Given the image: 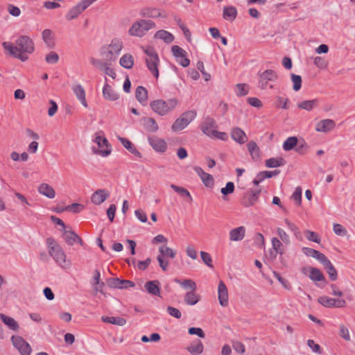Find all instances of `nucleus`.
I'll return each mask as SVG.
<instances>
[{
    "instance_id": "f257e3e1",
    "label": "nucleus",
    "mask_w": 355,
    "mask_h": 355,
    "mask_svg": "<svg viewBox=\"0 0 355 355\" xmlns=\"http://www.w3.org/2000/svg\"><path fill=\"white\" fill-rule=\"evenodd\" d=\"M123 46V42L118 38H114L109 45L104 46L101 49V55L104 60L111 64L114 62L119 56Z\"/></svg>"
},
{
    "instance_id": "f03ea898",
    "label": "nucleus",
    "mask_w": 355,
    "mask_h": 355,
    "mask_svg": "<svg viewBox=\"0 0 355 355\" xmlns=\"http://www.w3.org/2000/svg\"><path fill=\"white\" fill-rule=\"evenodd\" d=\"M155 27V23L152 20L140 19L135 21L128 31L132 36L141 37L147 31Z\"/></svg>"
},
{
    "instance_id": "7ed1b4c3",
    "label": "nucleus",
    "mask_w": 355,
    "mask_h": 355,
    "mask_svg": "<svg viewBox=\"0 0 355 355\" xmlns=\"http://www.w3.org/2000/svg\"><path fill=\"white\" fill-rule=\"evenodd\" d=\"M175 98H171L166 101L158 99L152 101L150 104L151 109L160 116H164L171 111L177 105Z\"/></svg>"
},
{
    "instance_id": "20e7f679",
    "label": "nucleus",
    "mask_w": 355,
    "mask_h": 355,
    "mask_svg": "<svg viewBox=\"0 0 355 355\" xmlns=\"http://www.w3.org/2000/svg\"><path fill=\"white\" fill-rule=\"evenodd\" d=\"M196 116V112L195 110H189L183 114L175 120L172 125V130L173 131H179L185 128L191 121H192Z\"/></svg>"
},
{
    "instance_id": "39448f33",
    "label": "nucleus",
    "mask_w": 355,
    "mask_h": 355,
    "mask_svg": "<svg viewBox=\"0 0 355 355\" xmlns=\"http://www.w3.org/2000/svg\"><path fill=\"white\" fill-rule=\"evenodd\" d=\"M94 141L98 145V148H92V151L96 155H100L102 157H107L111 153V148L108 141L105 137L96 135Z\"/></svg>"
},
{
    "instance_id": "423d86ee",
    "label": "nucleus",
    "mask_w": 355,
    "mask_h": 355,
    "mask_svg": "<svg viewBox=\"0 0 355 355\" xmlns=\"http://www.w3.org/2000/svg\"><path fill=\"white\" fill-rule=\"evenodd\" d=\"M15 43L18 48V51H20L21 52L31 54L34 51V43L28 36H20L16 40Z\"/></svg>"
},
{
    "instance_id": "0eeeda50",
    "label": "nucleus",
    "mask_w": 355,
    "mask_h": 355,
    "mask_svg": "<svg viewBox=\"0 0 355 355\" xmlns=\"http://www.w3.org/2000/svg\"><path fill=\"white\" fill-rule=\"evenodd\" d=\"M11 341L21 355H31L32 351L31 347L21 336H12L11 337Z\"/></svg>"
},
{
    "instance_id": "6e6552de",
    "label": "nucleus",
    "mask_w": 355,
    "mask_h": 355,
    "mask_svg": "<svg viewBox=\"0 0 355 355\" xmlns=\"http://www.w3.org/2000/svg\"><path fill=\"white\" fill-rule=\"evenodd\" d=\"M318 302L327 308H342L346 306V301L343 299H334L327 296L318 297Z\"/></svg>"
},
{
    "instance_id": "1a4fd4ad",
    "label": "nucleus",
    "mask_w": 355,
    "mask_h": 355,
    "mask_svg": "<svg viewBox=\"0 0 355 355\" xmlns=\"http://www.w3.org/2000/svg\"><path fill=\"white\" fill-rule=\"evenodd\" d=\"M261 190L250 189L243 196L241 203L246 207L252 206L258 200Z\"/></svg>"
},
{
    "instance_id": "9d476101",
    "label": "nucleus",
    "mask_w": 355,
    "mask_h": 355,
    "mask_svg": "<svg viewBox=\"0 0 355 355\" xmlns=\"http://www.w3.org/2000/svg\"><path fill=\"white\" fill-rule=\"evenodd\" d=\"M49 252L55 261L60 266L66 262V255L60 245H55L49 249Z\"/></svg>"
},
{
    "instance_id": "9b49d317",
    "label": "nucleus",
    "mask_w": 355,
    "mask_h": 355,
    "mask_svg": "<svg viewBox=\"0 0 355 355\" xmlns=\"http://www.w3.org/2000/svg\"><path fill=\"white\" fill-rule=\"evenodd\" d=\"M107 284L111 288L120 289L135 287V284L130 280L120 279L117 277L109 279L107 280Z\"/></svg>"
},
{
    "instance_id": "f8f14e48",
    "label": "nucleus",
    "mask_w": 355,
    "mask_h": 355,
    "mask_svg": "<svg viewBox=\"0 0 355 355\" xmlns=\"http://www.w3.org/2000/svg\"><path fill=\"white\" fill-rule=\"evenodd\" d=\"M216 128L217 125L216 121L209 116L205 118L200 127L202 132L208 137H211L214 135Z\"/></svg>"
},
{
    "instance_id": "ddd939ff",
    "label": "nucleus",
    "mask_w": 355,
    "mask_h": 355,
    "mask_svg": "<svg viewBox=\"0 0 355 355\" xmlns=\"http://www.w3.org/2000/svg\"><path fill=\"white\" fill-rule=\"evenodd\" d=\"M110 196V192L105 189H98L91 196V202L96 205H100Z\"/></svg>"
},
{
    "instance_id": "4468645a",
    "label": "nucleus",
    "mask_w": 355,
    "mask_h": 355,
    "mask_svg": "<svg viewBox=\"0 0 355 355\" xmlns=\"http://www.w3.org/2000/svg\"><path fill=\"white\" fill-rule=\"evenodd\" d=\"M150 145L157 152L164 153L167 149V144L166 141L157 138V137H148V138Z\"/></svg>"
},
{
    "instance_id": "2eb2a0df",
    "label": "nucleus",
    "mask_w": 355,
    "mask_h": 355,
    "mask_svg": "<svg viewBox=\"0 0 355 355\" xmlns=\"http://www.w3.org/2000/svg\"><path fill=\"white\" fill-rule=\"evenodd\" d=\"M218 297L219 303L222 306L228 305V291L223 281H220L218 286Z\"/></svg>"
},
{
    "instance_id": "dca6fc26",
    "label": "nucleus",
    "mask_w": 355,
    "mask_h": 355,
    "mask_svg": "<svg viewBox=\"0 0 355 355\" xmlns=\"http://www.w3.org/2000/svg\"><path fill=\"white\" fill-rule=\"evenodd\" d=\"M335 127V121L332 119H327L317 123L315 130L320 132H328L332 130Z\"/></svg>"
},
{
    "instance_id": "f3484780",
    "label": "nucleus",
    "mask_w": 355,
    "mask_h": 355,
    "mask_svg": "<svg viewBox=\"0 0 355 355\" xmlns=\"http://www.w3.org/2000/svg\"><path fill=\"white\" fill-rule=\"evenodd\" d=\"M320 263L322 264L327 272L328 273L330 279L331 281L336 280L338 278V273L329 259L325 256L324 259L320 261Z\"/></svg>"
},
{
    "instance_id": "a211bd4d",
    "label": "nucleus",
    "mask_w": 355,
    "mask_h": 355,
    "mask_svg": "<svg viewBox=\"0 0 355 355\" xmlns=\"http://www.w3.org/2000/svg\"><path fill=\"white\" fill-rule=\"evenodd\" d=\"M139 15L142 17H148V18H156V17H166V15H162L159 10L155 8L146 7L142 8Z\"/></svg>"
},
{
    "instance_id": "6ab92c4d",
    "label": "nucleus",
    "mask_w": 355,
    "mask_h": 355,
    "mask_svg": "<svg viewBox=\"0 0 355 355\" xmlns=\"http://www.w3.org/2000/svg\"><path fill=\"white\" fill-rule=\"evenodd\" d=\"M231 137L233 140L240 144H245L248 140L246 134L240 128H232L231 132Z\"/></svg>"
},
{
    "instance_id": "aec40b11",
    "label": "nucleus",
    "mask_w": 355,
    "mask_h": 355,
    "mask_svg": "<svg viewBox=\"0 0 355 355\" xmlns=\"http://www.w3.org/2000/svg\"><path fill=\"white\" fill-rule=\"evenodd\" d=\"M245 235V228L240 226L232 229L230 232V240L232 241H240L243 239Z\"/></svg>"
},
{
    "instance_id": "412c9836",
    "label": "nucleus",
    "mask_w": 355,
    "mask_h": 355,
    "mask_svg": "<svg viewBox=\"0 0 355 355\" xmlns=\"http://www.w3.org/2000/svg\"><path fill=\"white\" fill-rule=\"evenodd\" d=\"M141 121L146 131L149 132H155L158 130V124L153 118L143 117Z\"/></svg>"
},
{
    "instance_id": "4be33fe9",
    "label": "nucleus",
    "mask_w": 355,
    "mask_h": 355,
    "mask_svg": "<svg viewBox=\"0 0 355 355\" xmlns=\"http://www.w3.org/2000/svg\"><path fill=\"white\" fill-rule=\"evenodd\" d=\"M159 284H160V283L157 280L149 281L145 284L144 287L149 294L155 295V296H159V295H160Z\"/></svg>"
},
{
    "instance_id": "5701e85b",
    "label": "nucleus",
    "mask_w": 355,
    "mask_h": 355,
    "mask_svg": "<svg viewBox=\"0 0 355 355\" xmlns=\"http://www.w3.org/2000/svg\"><path fill=\"white\" fill-rule=\"evenodd\" d=\"M37 190L40 194L50 199L54 198L55 196V191L53 188L46 183H42L40 184Z\"/></svg>"
},
{
    "instance_id": "b1692460",
    "label": "nucleus",
    "mask_w": 355,
    "mask_h": 355,
    "mask_svg": "<svg viewBox=\"0 0 355 355\" xmlns=\"http://www.w3.org/2000/svg\"><path fill=\"white\" fill-rule=\"evenodd\" d=\"M146 63L148 70L156 78L159 77L158 64L159 63V56L157 57V60L153 58H146Z\"/></svg>"
},
{
    "instance_id": "393cba45",
    "label": "nucleus",
    "mask_w": 355,
    "mask_h": 355,
    "mask_svg": "<svg viewBox=\"0 0 355 355\" xmlns=\"http://www.w3.org/2000/svg\"><path fill=\"white\" fill-rule=\"evenodd\" d=\"M200 300V296L196 293V290L188 291L184 297V302L189 306L196 304Z\"/></svg>"
},
{
    "instance_id": "a878e982",
    "label": "nucleus",
    "mask_w": 355,
    "mask_h": 355,
    "mask_svg": "<svg viewBox=\"0 0 355 355\" xmlns=\"http://www.w3.org/2000/svg\"><path fill=\"white\" fill-rule=\"evenodd\" d=\"M119 140L123 144V146L132 155L137 157H141V154L140 152L136 148V147L132 144V143L126 138L124 137H119Z\"/></svg>"
},
{
    "instance_id": "bb28decb",
    "label": "nucleus",
    "mask_w": 355,
    "mask_h": 355,
    "mask_svg": "<svg viewBox=\"0 0 355 355\" xmlns=\"http://www.w3.org/2000/svg\"><path fill=\"white\" fill-rule=\"evenodd\" d=\"M0 318L2 322L11 330L17 331L19 326L17 322L12 318L6 315L3 313H0Z\"/></svg>"
},
{
    "instance_id": "cd10ccee",
    "label": "nucleus",
    "mask_w": 355,
    "mask_h": 355,
    "mask_svg": "<svg viewBox=\"0 0 355 355\" xmlns=\"http://www.w3.org/2000/svg\"><path fill=\"white\" fill-rule=\"evenodd\" d=\"M73 91L77 98L80 101L81 104L87 107V103L85 98V92L81 85H76L73 87Z\"/></svg>"
},
{
    "instance_id": "c85d7f7f",
    "label": "nucleus",
    "mask_w": 355,
    "mask_h": 355,
    "mask_svg": "<svg viewBox=\"0 0 355 355\" xmlns=\"http://www.w3.org/2000/svg\"><path fill=\"white\" fill-rule=\"evenodd\" d=\"M248 150L253 160L257 161L260 158V149L257 143L254 141H250L247 144Z\"/></svg>"
},
{
    "instance_id": "c756f323",
    "label": "nucleus",
    "mask_w": 355,
    "mask_h": 355,
    "mask_svg": "<svg viewBox=\"0 0 355 355\" xmlns=\"http://www.w3.org/2000/svg\"><path fill=\"white\" fill-rule=\"evenodd\" d=\"M103 95L105 99L112 101H116L119 98V95L107 83H105L103 88Z\"/></svg>"
},
{
    "instance_id": "7c9ffc66",
    "label": "nucleus",
    "mask_w": 355,
    "mask_h": 355,
    "mask_svg": "<svg viewBox=\"0 0 355 355\" xmlns=\"http://www.w3.org/2000/svg\"><path fill=\"white\" fill-rule=\"evenodd\" d=\"M309 277L313 282H322L325 284H327V279L323 273L318 268L313 267L311 273L309 274Z\"/></svg>"
},
{
    "instance_id": "2f4dec72",
    "label": "nucleus",
    "mask_w": 355,
    "mask_h": 355,
    "mask_svg": "<svg viewBox=\"0 0 355 355\" xmlns=\"http://www.w3.org/2000/svg\"><path fill=\"white\" fill-rule=\"evenodd\" d=\"M135 97L140 103L145 105L148 99L146 89L143 86H138L135 91Z\"/></svg>"
},
{
    "instance_id": "473e14b6",
    "label": "nucleus",
    "mask_w": 355,
    "mask_h": 355,
    "mask_svg": "<svg viewBox=\"0 0 355 355\" xmlns=\"http://www.w3.org/2000/svg\"><path fill=\"white\" fill-rule=\"evenodd\" d=\"M186 349L191 354L199 355L202 353L204 347L202 343L200 340H197L190 346H188Z\"/></svg>"
},
{
    "instance_id": "72a5a7b5",
    "label": "nucleus",
    "mask_w": 355,
    "mask_h": 355,
    "mask_svg": "<svg viewBox=\"0 0 355 355\" xmlns=\"http://www.w3.org/2000/svg\"><path fill=\"white\" fill-rule=\"evenodd\" d=\"M236 8L232 6H226L223 8V17L226 20L233 21L236 18Z\"/></svg>"
},
{
    "instance_id": "f704fd0d",
    "label": "nucleus",
    "mask_w": 355,
    "mask_h": 355,
    "mask_svg": "<svg viewBox=\"0 0 355 355\" xmlns=\"http://www.w3.org/2000/svg\"><path fill=\"white\" fill-rule=\"evenodd\" d=\"M154 37L155 38H159L163 40L166 44L171 43L175 39L174 36L171 33L164 30L157 31Z\"/></svg>"
},
{
    "instance_id": "c9c22d12",
    "label": "nucleus",
    "mask_w": 355,
    "mask_h": 355,
    "mask_svg": "<svg viewBox=\"0 0 355 355\" xmlns=\"http://www.w3.org/2000/svg\"><path fill=\"white\" fill-rule=\"evenodd\" d=\"M119 64L125 69H130L134 66V58L129 53L124 54L119 60Z\"/></svg>"
},
{
    "instance_id": "e433bc0d",
    "label": "nucleus",
    "mask_w": 355,
    "mask_h": 355,
    "mask_svg": "<svg viewBox=\"0 0 355 355\" xmlns=\"http://www.w3.org/2000/svg\"><path fill=\"white\" fill-rule=\"evenodd\" d=\"M302 250L306 256L313 257L318 260L320 262L325 257V255L322 252L311 248L304 247L302 248Z\"/></svg>"
},
{
    "instance_id": "4c0bfd02",
    "label": "nucleus",
    "mask_w": 355,
    "mask_h": 355,
    "mask_svg": "<svg viewBox=\"0 0 355 355\" xmlns=\"http://www.w3.org/2000/svg\"><path fill=\"white\" fill-rule=\"evenodd\" d=\"M101 320L103 322L110 323L118 326H124L126 324L125 319L122 317L102 316Z\"/></svg>"
},
{
    "instance_id": "58836bf2",
    "label": "nucleus",
    "mask_w": 355,
    "mask_h": 355,
    "mask_svg": "<svg viewBox=\"0 0 355 355\" xmlns=\"http://www.w3.org/2000/svg\"><path fill=\"white\" fill-rule=\"evenodd\" d=\"M42 40L49 49H53L55 46V42L52 37V31L50 29H45L42 33Z\"/></svg>"
},
{
    "instance_id": "ea45409f",
    "label": "nucleus",
    "mask_w": 355,
    "mask_h": 355,
    "mask_svg": "<svg viewBox=\"0 0 355 355\" xmlns=\"http://www.w3.org/2000/svg\"><path fill=\"white\" fill-rule=\"evenodd\" d=\"M174 281L180 284L184 289H190L191 291L197 290V285L192 279H187L182 281L176 278Z\"/></svg>"
},
{
    "instance_id": "a19ab883",
    "label": "nucleus",
    "mask_w": 355,
    "mask_h": 355,
    "mask_svg": "<svg viewBox=\"0 0 355 355\" xmlns=\"http://www.w3.org/2000/svg\"><path fill=\"white\" fill-rule=\"evenodd\" d=\"M286 161L283 157H272L266 160V166L268 168H275L285 165Z\"/></svg>"
},
{
    "instance_id": "79ce46f5",
    "label": "nucleus",
    "mask_w": 355,
    "mask_h": 355,
    "mask_svg": "<svg viewBox=\"0 0 355 355\" xmlns=\"http://www.w3.org/2000/svg\"><path fill=\"white\" fill-rule=\"evenodd\" d=\"M318 104L317 99L304 101L297 104V107L300 109H303L307 111L312 110Z\"/></svg>"
},
{
    "instance_id": "37998d69",
    "label": "nucleus",
    "mask_w": 355,
    "mask_h": 355,
    "mask_svg": "<svg viewBox=\"0 0 355 355\" xmlns=\"http://www.w3.org/2000/svg\"><path fill=\"white\" fill-rule=\"evenodd\" d=\"M84 10L78 3L72 8L69 10V11L66 15V18L67 20H72L76 18L80 13H82Z\"/></svg>"
},
{
    "instance_id": "c03bdc74",
    "label": "nucleus",
    "mask_w": 355,
    "mask_h": 355,
    "mask_svg": "<svg viewBox=\"0 0 355 355\" xmlns=\"http://www.w3.org/2000/svg\"><path fill=\"white\" fill-rule=\"evenodd\" d=\"M297 138L296 137H288L283 144V148L286 151L293 149L297 144Z\"/></svg>"
},
{
    "instance_id": "a18cd8bd",
    "label": "nucleus",
    "mask_w": 355,
    "mask_h": 355,
    "mask_svg": "<svg viewBox=\"0 0 355 355\" xmlns=\"http://www.w3.org/2000/svg\"><path fill=\"white\" fill-rule=\"evenodd\" d=\"M272 249L275 250V252L273 253L271 251L270 253L274 258H276L277 254H283V252L282 250V243L277 238H273L272 239Z\"/></svg>"
},
{
    "instance_id": "49530a36",
    "label": "nucleus",
    "mask_w": 355,
    "mask_h": 355,
    "mask_svg": "<svg viewBox=\"0 0 355 355\" xmlns=\"http://www.w3.org/2000/svg\"><path fill=\"white\" fill-rule=\"evenodd\" d=\"M171 188L175 192L178 193L180 196L183 197H187V198H190V202H192L193 198L189 191L187 189L175 184H171Z\"/></svg>"
},
{
    "instance_id": "de8ad7c7",
    "label": "nucleus",
    "mask_w": 355,
    "mask_h": 355,
    "mask_svg": "<svg viewBox=\"0 0 355 355\" xmlns=\"http://www.w3.org/2000/svg\"><path fill=\"white\" fill-rule=\"evenodd\" d=\"M159 252L160 253L159 255H162L164 258H174L176 254V252L173 251L171 248L165 245H162L159 249Z\"/></svg>"
},
{
    "instance_id": "09e8293b",
    "label": "nucleus",
    "mask_w": 355,
    "mask_h": 355,
    "mask_svg": "<svg viewBox=\"0 0 355 355\" xmlns=\"http://www.w3.org/2000/svg\"><path fill=\"white\" fill-rule=\"evenodd\" d=\"M64 231V239L66 243L69 245H73L74 243H76L75 236H77L74 231L73 230H63Z\"/></svg>"
},
{
    "instance_id": "8fccbe9b",
    "label": "nucleus",
    "mask_w": 355,
    "mask_h": 355,
    "mask_svg": "<svg viewBox=\"0 0 355 355\" xmlns=\"http://www.w3.org/2000/svg\"><path fill=\"white\" fill-rule=\"evenodd\" d=\"M284 222L286 224V225L288 226V229L293 232L295 236L297 239L302 240V234H301V232L299 230V228L294 223H291L288 219H285Z\"/></svg>"
},
{
    "instance_id": "3c124183",
    "label": "nucleus",
    "mask_w": 355,
    "mask_h": 355,
    "mask_svg": "<svg viewBox=\"0 0 355 355\" xmlns=\"http://www.w3.org/2000/svg\"><path fill=\"white\" fill-rule=\"evenodd\" d=\"M236 94L238 96H243L248 94L249 87L248 85L244 83H239L236 85Z\"/></svg>"
},
{
    "instance_id": "603ef678",
    "label": "nucleus",
    "mask_w": 355,
    "mask_h": 355,
    "mask_svg": "<svg viewBox=\"0 0 355 355\" xmlns=\"http://www.w3.org/2000/svg\"><path fill=\"white\" fill-rule=\"evenodd\" d=\"M2 46H3V49L5 50L8 51L9 54L10 55H12V57H15V55H16L17 52L19 51L17 45L15 46L11 42H3L2 43Z\"/></svg>"
},
{
    "instance_id": "864d4df0",
    "label": "nucleus",
    "mask_w": 355,
    "mask_h": 355,
    "mask_svg": "<svg viewBox=\"0 0 355 355\" xmlns=\"http://www.w3.org/2000/svg\"><path fill=\"white\" fill-rule=\"evenodd\" d=\"M291 80L293 83V90L295 92L299 91L302 87L301 76L299 75L294 74V73H292L291 75Z\"/></svg>"
},
{
    "instance_id": "5fc2aeb1",
    "label": "nucleus",
    "mask_w": 355,
    "mask_h": 355,
    "mask_svg": "<svg viewBox=\"0 0 355 355\" xmlns=\"http://www.w3.org/2000/svg\"><path fill=\"white\" fill-rule=\"evenodd\" d=\"M90 62H91L92 65L99 68L102 71L104 70V69L105 68V67L107 65H111L112 64L110 62L106 61L105 60H104V61H102V60L94 58H91Z\"/></svg>"
},
{
    "instance_id": "6e6d98bb",
    "label": "nucleus",
    "mask_w": 355,
    "mask_h": 355,
    "mask_svg": "<svg viewBox=\"0 0 355 355\" xmlns=\"http://www.w3.org/2000/svg\"><path fill=\"white\" fill-rule=\"evenodd\" d=\"M173 55L176 58L187 56V52L178 45H174L171 47Z\"/></svg>"
},
{
    "instance_id": "4d7b16f0",
    "label": "nucleus",
    "mask_w": 355,
    "mask_h": 355,
    "mask_svg": "<svg viewBox=\"0 0 355 355\" xmlns=\"http://www.w3.org/2000/svg\"><path fill=\"white\" fill-rule=\"evenodd\" d=\"M259 78H263L267 81H270L275 80L277 76L272 70L267 69L259 75Z\"/></svg>"
},
{
    "instance_id": "13d9d810",
    "label": "nucleus",
    "mask_w": 355,
    "mask_h": 355,
    "mask_svg": "<svg viewBox=\"0 0 355 355\" xmlns=\"http://www.w3.org/2000/svg\"><path fill=\"white\" fill-rule=\"evenodd\" d=\"M84 209V206L79 203H73L67 207H64V209L68 211H71L73 213H79Z\"/></svg>"
},
{
    "instance_id": "bf43d9fd",
    "label": "nucleus",
    "mask_w": 355,
    "mask_h": 355,
    "mask_svg": "<svg viewBox=\"0 0 355 355\" xmlns=\"http://www.w3.org/2000/svg\"><path fill=\"white\" fill-rule=\"evenodd\" d=\"M142 49L147 55L146 58H153L157 60V57L158 56V54L157 53V52L155 51V49L153 46H148L146 47H142Z\"/></svg>"
},
{
    "instance_id": "052dcab7",
    "label": "nucleus",
    "mask_w": 355,
    "mask_h": 355,
    "mask_svg": "<svg viewBox=\"0 0 355 355\" xmlns=\"http://www.w3.org/2000/svg\"><path fill=\"white\" fill-rule=\"evenodd\" d=\"M304 234L309 241H313L315 243H319L320 242V239L319 236L318 235V234H316L315 232H314L313 231L305 230Z\"/></svg>"
},
{
    "instance_id": "680f3d73",
    "label": "nucleus",
    "mask_w": 355,
    "mask_h": 355,
    "mask_svg": "<svg viewBox=\"0 0 355 355\" xmlns=\"http://www.w3.org/2000/svg\"><path fill=\"white\" fill-rule=\"evenodd\" d=\"M45 60L49 64H55L59 60V55L55 51H51L45 57Z\"/></svg>"
},
{
    "instance_id": "e2e57ef3",
    "label": "nucleus",
    "mask_w": 355,
    "mask_h": 355,
    "mask_svg": "<svg viewBox=\"0 0 355 355\" xmlns=\"http://www.w3.org/2000/svg\"><path fill=\"white\" fill-rule=\"evenodd\" d=\"M274 277L279 281V282L287 290L291 288L290 283L285 279L281 277L280 274L276 271L273 272Z\"/></svg>"
},
{
    "instance_id": "0e129e2a",
    "label": "nucleus",
    "mask_w": 355,
    "mask_h": 355,
    "mask_svg": "<svg viewBox=\"0 0 355 355\" xmlns=\"http://www.w3.org/2000/svg\"><path fill=\"white\" fill-rule=\"evenodd\" d=\"M201 180L205 187L211 188L214 186V180L211 175L207 173L201 178Z\"/></svg>"
},
{
    "instance_id": "69168bd1",
    "label": "nucleus",
    "mask_w": 355,
    "mask_h": 355,
    "mask_svg": "<svg viewBox=\"0 0 355 355\" xmlns=\"http://www.w3.org/2000/svg\"><path fill=\"white\" fill-rule=\"evenodd\" d=\"M200 256H201V259H202V261L207 266H209V268H214L213 265L211 264V263H212L211 257L208 252L201 251Z\"/></svg>"
},
{
    "instance_id": "338daca9",
    "label": "nucleus",
    "mask_w": 355,
    "mask_h": 355,
    "mask_svg": "<svg viewBox=\"0 0 355 355\" xmlns=\"http://www.w3.org/2000/svg\"><path fill=\"white\" fill-rule=\"evenodd\" d=\"M288 101V98H284L282 96H277L275 101V106L277 107H281L284 110L288 109L287 103Z\"/></svg>"
},
{
    "instance_id": "774afa93",
    "label": "nucleus",
    "mask_w": 355,
    "mask_h": 355,
    "mask_svg": "<svg viewBox=\"0 0 355 355\" xmlns=\"http://www.w3.org/2000/svg\"><path fill=\"white\" fill-rule=\"evenodd\" d=\"M234 191V184L232 182H228L226 186L221 189L220 192L224 195L232 193Z\"/></svg>"
}]
</instances>
